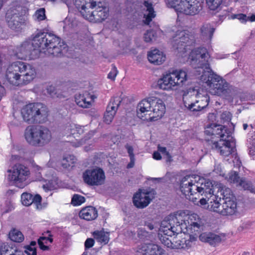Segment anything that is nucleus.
I'll return each instance as SVG.
<instances>
[{
  "label": "nucleus",
  "instance_id": "f257e3e1",
  "mask_svg": "<svg viewBox=\"0 0 255 255\" xmlns=\"http://www.w3.org/2000/svg\"><path fill=\"white\" fill-rule=\"evenodd\" d=\"M66 47L63 40L50 33L38 32L31 41H25L17 46L14 55L21 60H34L39 57L40 53L46 55L59 56Z\"/></svg>",
  "mask_w": 255,
  "mask_h": 255
},
{
  "label": "nucleus",
  "instance_id": "f03ea898",
  "mask_svg": "<svg viewBox=\"0 0 255 255\" xmlns=\"http://www.w3.org/2000/svg\"><path fill=\"white\" fill-rule=\"evenodd\" d=\"M210 58L207 49L203 47L192 50L189 55L191 65L198 73L196 76L202 73L200 80L207 85L210 92L215 95H224L227 92L228 84L211 70L209 62Z\"/></svg>",
  "mask_w": 255,
  "mask_h": 255
},
{
  "label": "nucleus",
  "instance_id": "7ed1b4c3",
  "mask_svg": "<svg viewBox=\"0 0 255 255\" xmlns=\"http://www.w3.org/2000/svg\"><path fill=\"white\" fill-rule=\"evenodd\" d=\"M37 76L35 68L22 61H16L9 64L5 71V82L19 87L31 83Z\"/></svg>",
  "mask_w": 255,
  "mask_h": 255
},
{
  "label": "nucleus",
  "instance_id": "20e7f679",
  "mask_svg": "<svg viewBox=\"0 0 255 255\" xmlns=\"http://www.w3.org/2000/svg\"><path fill=\"white\" fill-rule=\"evenodd\" d=\"M207 135L213 136V139L219 138L218 141H214L213 148L217 149L224 156H228L235 151V139L232 137L231 131L227 127L212 124L207 127L205 130Z\"/></svg>",
  "mask_w": 255,
  "mask_h": 255
},
{
  "label": "nucleus",
  "instance_id": "39448f33",
  "mask_svg": "<svg viewBox=\"0 0 255 255\" xmlns=\"http://www.w3.org/2000/svg\"><path fill=\"white\" fill-rule=\"evenodd\" d=\"M168 216L169 221L181 228V233L184 234H194L198 231L201 225V219L196 214H186L185 212L180 211Z\"/></svg>",
  "mask_w": 255,
  "mask_h": 255
},
{
  "label": "nucleus",
  "instance_id": "423d86ee",
  "mask_svg": "<svg viewBox=\"0 0 255 255\" xmlns=\"http://www.w3.org/2000/svg\"><path fill=\"white\" fill-rule=\"evenodd\" d=\"M188 79L187 72L185 69H175L168 71L157 81L159 89L170 91L182 87Z\"/></svg>",
  "mask_w": 255,
  "mask_h": 255
},
{
  "label": "nucleus",
  "instance_id": "0eeeda50",
  "mask_svg": "<svg viewBox=\"0 0 255 255\" xmlns=\"http://www.w3.org/2000/svg\"><path fill=\"white\" fill-rule=\"evenodd\" d=\"M48 112L46 106L36 103L24 106L21 110V114L24 122L28 124H40L47 121Z\"/></svg>",
  "mask_w": 255,
  "mask_h": 255
},
{
  "label": "nucleus",
  "instance_id": "6e6552de",
  "mask_svg": "<svg viewBox=\"0 0 255 255\" xmlns=\"http://www.w3.org/2000/svg\"><path fill=\"white\" fill-rule=\"evenodd\" d=\"M27 142L30 145L43 146L49 143L52 139L50 130L46 127L41 126H29L24 132Z\"/></svg>",
  "mask_w": 255,
  "mask_h": 255
},
{
  "label": "nucleus",
  "instance_id": "1a4fd4ad",
  "mask_svg": "<svg viewBox=\"0 0 255 255\" xmlns=\"http://www.w3.org/2000/svg\"><path fill=\"white\" fill-rule=\"evenodd\" d=\"M173 38V46L182 57H184L185 53L195 44V36L187 30H178Z\"/></svg>",
  "mask_w": 255,
  "mask_h": 255
},
{
  "label": "nucleus",
  "instance_id": "9d476101",
  "mask_svg": "<svg viewBox=\"0 0 255 255\" xmlns=\"http://www.w3.org/2000/svg\"><path fill=\"white\" fill-rule=\"evenodd\" d=\"M172 7L186 15H195L202 9L203 0H168Z\"/></svg>",
  "mask_w": 255,
  "mask_h": 255
},
{
  "label": "nucleus",
  "instance_id": "9b49d317",
  "mask_svg": "<svg viewBox=\"0 0 255 255\" xmlns=\"http://www.w3.org/2000/svg\"><path fill=\"white\" fill-rule=\"evenodd\" d=\"M168 216L162 221L159 232L158 238L161 243L167 248H171L172 247L173 240H171L172 236L175 234L181 233V228L176 227L173 223L169 221Z\"/></svg>",
  "mask_w": 255,
  "mask_h": 255
},
{
  "label": "nucleus",
  "instance_id": "f8f14e48",
  "mask_svg": "<svg viewBox=\"0 0 255 255\" xmlns=\"http://www.w3.org/2000/svg\"><path fill=\"white\" fill-rule=\"evenodd\" d=\"M101 4L99 2L98 4L97 1L92 0L91 3H87L89 4L90 8L95 10L92 11L88 10L89 9L86 6V8H84L83 10H81L80 13L86 19L94 22H100L105 19L108 16V11L106 7L100 6L99 4Z\"/></svg>",
  "mask_w": 255,
  "mask_h": 255
},
{
  "label": "nucleus",
  "instance_id": "ddd939ff",
  "mask_svg": "<svg viewBox=\"0 0 255 255\" xmlns=\"http://www.w3.org/2000/svg\"><path fill=\"white\" fill-rule=\"evenodd\" d=\"M7 172L8 180L20 188H22L25 185L24 182L30 175L28 168L22 164H15Z\"/></svg>",
  "mask_w": 255,
  "mask_h": 255
},
{
  "label": "nucleus",
  "instance_id": "4468645a",
  "mask_svg": "<svg viewBox=\"0 0 255 255\" xmlns=\"http://www.w3.org/2000/svg\"><path fill=\"white\" fill-rule=\"evenodd\" d=\"M197 178L199 179V177L198 176L186 175L182 178L180 185V189L183 194L193 202H196L195 197L197 189L198 188V184H197Z\"/></svg>",
  "mask_w": 255,
  "mask_h": 255
},
{
  "label": "nucleus",
  "instance_id": "2eb2a0df",
  "mask_svg": "<svg viewBox=\"0 0 255 255\" xmlns=\"http://www.w3.org/2000/svg\"><path fill=\"white\" fill-rule=\"evenodd\" d=\"M84 181L89 185L100 186L104 184L106 176L100 168L86 170L83 174Z\"/></svg>",
  "mask_w": 255,
  "mask_h": 255
},
{
  "label": "nucleus",
  "instance_id": "dca6fc26",
  "mask_svg": "<svg viewBox=\"0 0 255 255\" xmlns=\"http://www.w3.org/2000/svg\"><path fill=\"white\" fill-rule=\"evenodd\" d=\"M152 109L150 113H148V117H145L143 120L156 121L160 119L165 112V106L163 101L160 99L153 98Z\"/></svg>",
  "mask_w": 255,
  "mask_h": 255
},
{
  "label": "nucleus",
  "instance_id": "f3484780",
  "mask_svg": "<svg viewBox=\"0 0 255 255\" xmlns=\"http://www.w3.org/2000/svg\"><path fill=\"white\" fill-rule=\"evenodd\" d=\"M21 9V7L19 6L15 8L11 7L6 13V21L8 26L12 29H16L20 25L21 18L19 11Z\"/></svg>",
  "mask_w": 255,
  "mask_h": 255
},
{
  "label": "nucleus",
  "instance_id": "a211bd4d",
  "mask_svg": "<svg viewBox=\"0 0 255 255\" xmlns=\"http://www.w3.org/2000/svg\"><path fill=\"white\" fill-rule=\"evenodd\" d=\"M200 182H197L198 188L195 194V199L197 200L199 198L200 195L204 196L206 198H209L213 194V185L209 180H206L204 178L200 179Z\"/></svg>",
  "mask_w": 255,
  "mask_h": 255
},
{
  "label": "nucleus",
  "instance_id": "6ab92c4d",
  "mask_svg": "<svg viewBox=\"0 0 255 255\" xmlns=\"http://www.w3.org/2000/svg\"><path fill=\"white\" fill-rule=\"evenodd\" d=\"M121 102V99L119 97H114L111 100L104 117L106 124H110L112 122Z\"/></svg>",
  "mask_w": 255,
  "mask_h": 255
},
{
  "label": "nucleus",
  "instance_id": "aec40b11",
  "mask_svg": "<svg viewBox=\"0 0 255 255\" xmlns=\"http://www.w3.org/2000/svg\"><path fill=\"white\" fill-rule=\"evenodd\" d=\"M222 209L220 210V215L223 216H230L234 215L237 212V203L230 197H225L222 199Z\"/></svg>",
  "mask_w": 255,
  "mask_h": 255
},
{
  "label": "nucleus",
  "instance_id": "412c9836",
  "mask_svg": "<svg viewBox=\"0 0 255 255\" xmlns=\"http://www.w3.org/2000/svg\"><path fill=\"white\" fill-rule=\"evenodd\" d=\"M136 255H166L165 251L155 244L144 245L139 248Z\"/></svg>",
  "mask_w": 255,
  "mask_h": 255
},
{
  "label": "nucleus",
  "instance_id": "4be33fe9",
  "mask_svg": "<svg viewBox=\"0 0 255 255\" xmlns=\"http://www.w3.org/2000/svg\"><path fill=\"white\" fill-rule=\"evenodd\" d=\"M153 98H149L141 100L137 107V115L138 118L143 120L148 113H150Z\"/></svg>",
  "mask_w": 255,
  "mask_h": 255
},
{
  "label": "nucleus",
  "instance_id": "5701e85b",
  "mask_svg": "<svg viewBox=\"0 0 255 255\" xmlns=\"http://www.w3.org/2000/svg\"><path fill=\"white\" fill-rule=\"evenodd\" d=\"M151 200L148 193L142 192L140 190L133 197L134 205L138 208H144L148 206Z\"/></svg>",
  "mask_w": 255,
  "mask_h": 255
},
{
  "label": "nucleus",
  "instance_id": "b1692460",
  "mask_svg": "<svg viewBox=\"0 0 255 255\" xmlns=\"http://www.w3.org/2000/svg\"><path fill=\"white\" fill-rule=\"evenodd\" d=\"M95 97L88 92L79 94L75 97V102L80 107L84 108H89L94 101Z\"/></svg>",
  "mask_w": 255,
  "mask_h": 255
},
{
  "label": "nucleus",
  "instance_id": "393cba45",
  "mask_svg": "<svg viewBox=\"0 0 255 255\" xmlns=\"http://www.w3.org/2000/svg\"><path fill=\"white\" fill-rule=\"evenodd\" d=\"M80 218L86 221H93L98 217V211L93 206H87L82 208L79 212Z\"/></svg>",
  "mask_w": 255,
  "mask_h": 255
},
{
  "label": "nucleus",
  "instance_id": "a878e982",
  "mask_svg": "<svg viewBox=\"0 0 255 255\" xmlns=\"http://www.w3.org/2000/svg\"><path fill=\"white\" fill-rule=\"evenodd\" d=\"M143 4L144 7L143 12V17L145 19L143 21L145 24L148 25L152 18L155 17V12L151 2H149L148 1H144Z\"/></svg>",
  "mask_w": 255,
  "mask_h": 255
},
{
  "label": "nucleus",
  "instance_id": "bb28decb",
  "mask_svg": "<svg viewBox=\"0 0 255 255\" xmlns=\"http://www.w3.org/2000/svg\"><path fill=\"white\" fill-rule=\"evenodd\" d=\"M149 61L155 65L161 64L166 59L165 55L161 51L154 49L148 53Z\"/></svg>",
  "mask_w": 255,
  "mask_h": 255
},
{
  "label": "nucleus",
  "instance_id": "cd10ccee",
  "mask_svg": "<svg viewBox=\"0 0 255 255\" xmlns=\"http://www.w3.org/2000/svg\"><path fill=\"white\" fill-rule=\"evenodd\" d=\"M215 28L210 23H204L200 28L201 36L205 42L211 41Z\"/></svg>",
  "mask_w": 255,
  "mask_h": 255
},
{
  "label": "nucleus",
  "instance_id": "c85d7f7f",
  "mask_svg": "<svg viewBox=\"0 0 255 255\" xmlns=\"http://www.w3.org/2000/svg\"><path fill=\"white\" fill-rule=\"evenodd\" d=\"M201 241L209 243L212 246H216L221 241L220 236L212 233H203L199 236Z\"/></svg>",
  "mask_w": 255,
  "mask_h": 255
},
{
  "label": "nucleus",
  "instance_id": "c756f323",
  "mask_svg": "<svg viewBox=\"0 0 255 255\" xmlns=\"http://www.w3.org/2000/svg\"><path fill=\"white\" fill-rule=\"evenodd\" d=\"M208 209L220 214L222 199L214 195L208 198Z\"/></svg>",
  "mask_w": 255,
  "mask_h": 255
},
{
  "label": "nucleus",
  "instance_id": "7c9ffc66",
  "mask_svg": "<svg viewBox=\"0 0 255 255\" xmlns=\"http://www.w3.org/2000/svg\"><path fill=\"white\" fill-rule=\"evenodd\" d=\"M183 104L186 109L190 112L196 113L202 111L201 109L198 108V104L196 100H192V97L185 95L183 98Z\"/></svg>",
  "mask_w": 255,
  "mask_h": 255
},
{
  "label": "nucleus",
  "instance_id": "2f4dec72",
  "mask_svg": "<svg viewBox=\"0 0 255 255\" xmlns=\"http://www.w3.org/2000/svg\"><path fill=\"white\" fill-rule=\"evenodd\" d=\"M171 249H186L191 246V241L185 237H176L173 239Z\"/></svg>",
  "mask_w": 255,
  "mask_h": 255
},
{
  "label": "nucleus",
  "instance_id": "473e14b6",
  "mask_svg": "<svg viewBox=\"0 0 255 255\" xmlns=\"http://www.w3.org/2000/svg\"><path fill=\"white\" fill-rule=\"evenodd\" d=\"M69 8L73 9L75 6L79 11L86 8V0H62Z\"/></svg>",
  "mask_w": 255,
  "mask_h": 255
},
{
  "label": "nucleus",
  "instance_id": "72a5a7b5",
  "mask_svg": "<svg viewBox=\"0 0 255 255\" xmlns=\"http://www.w3.org/2000/svg\"><path fill=\"white\" fill-rule=\"evenodd\" d=\"M163 31L158 27L155 30H147L144 35V41L146 42H151L155 40L158 36H161Z\"/></svg>",
  "mask_w": 255,
  "mask_h": 255
},
{
  "label": "nucleus",
  "instance_id": "f704fd0d",
  "mask_svg": "<svg viewBox=\"0 0 255 255\" xmlns=\"http://www.w3.org/2000/svg\"><path fill=\"white\" fill-rule=\"evenodd\" d=\"M93 236L94 239L101 244L106 245L109 241V233L104 230L96 231L93 232Z\"/></svg>",
  "mask_w": 255,
  "mask_h": 255
},
{
  "label": "nucleus",
  "instance_id": "c9c22d12",
  "mask_svg": "<svg viewBox=\"0 0 255 255\" xmlns=\"http://www.w3.org/2000/svg\"><path fill=\"white\" fill-rule=\"evenodd\" d=\"M48 236H42L38 240V244L39 248L43 251H47L49 248L48 246V243H52L53 242V239L52 236L50 234L49 231H47L46 233Z\"/></svg>",
  "mask_w": 255,
  "mask_h": 255
},
{
  "label": "nucleus",
  "instance_id": "e433bc0d",
  "mask_svg": "<svg viewBox=\"0 0 255 255\" xmlns=\"http://www.w3.org/2000/svg\"><path fill=\"white\" fill-rule=\"evenodd\" d=\"M196 98L198 108L201 109L202 111L207 107L210 102V98L207 94L204 95L198 94Z\"/></svg>",
  "mask_w": 255,
  "mask_h": 255
},
{
  "label": "nucleus",
  "instance_id": "4c0bfd02",
  "mask_svg": "<svg viewBox=\"0 0 255 255\" xmlns=\"http://www.w3.org/2000/svg\"><path fill=\"white\" fill-rule=\"evenodd\" d=\"M232 19H238L241 22L245 23L247 21H255V15L252 14L251 16H247L245 14L239 13L233 14L231 16Z\"/></svg>",
  "mask_w": 255,
  "mask_h": 255
},
{
  "label": "nucleus",
  "instance_id": "58836bf2",
  "mask_svg": "<svg viewBox=\"0 0 255 255\" xmlns=\"http://www.w3.org/2000/svg\"><path fill=\"white\" fill-rule=\"evenodd\" d=\"M9 238L13 242L20 243L23 241L24 236L21 232L13 229L9 233Z\"/></svg>",
  "mask_w": 255,
  "mask_h": 255
},
{
  "label": "nucleus",
  "instance_id": "ea45409f",
  "mask_svg": "<svg viewBox=\"0 0 255 255\" xmlns=\"http://www.w3.org/2000/svg\"><path fill=\"white\" fill-rule=\"evenodd\" d=\"M75 162V157L73 155L64 156L61 161V165L64 168H68L73 166Z\"/></svg>",
  "mask_w": 255,
  "mask_h": 255
},
{
  "label": "nucleus",
  "instance_id": "a19ab883",
  "mask_svg": "<svg viewBox=\"0 0 255 255\" xmlns=\"http://www.w3.org/2000/svg\"><path fill=\"white\" fill-rule=\"evenodd\" d=\"M238 186L242 187L244 190H247L251 193H255L253 190L255 189V183L253 184L250 181L246 180L245 178H241Z\"/></svg>",
  "mask_w": 255,
  "mask_h": 255
},
{
  "label": "nucleus",
  "instance_id": "79ce46f5",
  "mask_svg": "<svg viewBox=\"0 0 255 255\" xmlns=\"http://www.w3.org/2000/svg\"><path fill=\"white\" fill-rule=\"evenodd\" d=\"M207 5L211 10H218L221 5L223 0H206Z\"/></svg>",
  "mask_w": 255,
  "mask_h": 255
},
{
  "label": "nucleus",
  "instance_id": "37998d69",
  "mask_svg": "<svg viewBox=\"0 0 255 255\" xmlns=\"http://www.w3.org/2000/svg\"><path fill=\"white\" fill-rule=\"evenodd\" d=\"M21 200L23 205L28 206L33 202L32 195L28 193H23L21 196Z\"/></svg>",
  "mask_w": 255,
  "mask_h": 255
},
{
  "label": "nucleus",
  "instance_id": "c03bdc74",
  "mask_svg": "<svg viewBox=\"0 0 255 255\" xmlns=\"http://www.w3.org/2000/svg\"><path fill=\"white\" fill-rule=\"evenodd\" d=\"M85 202V197L78 194H74L71 200V204L74 206H79Z\"/></svg>",
  "mask_w": 255,
  "mask_h": 255
},
{
  "label": "nucleus",
  "instance_id": "a18cd8bd",
  "mask_svg": "<svg viewBox=\"0 0 255 255\" xmlns=\"http://www.w3.org/2000/svg\"><path fill=\"white\" fill-rule=\"evenodd\" d=\"M75 127V124L67 123L62 128V134L64 136H69L71 135V131H73Z\"/></svg>",
  "mask_w": 255,
  "mask_h": 255
},
{
  "label": "nucleus",
  "instance_id": "49530a36",
  "mask_svg": "<svg viewBox=\"0 0 255 255\" xmlns=\"http://www.w3.org/2000/svg\"><path fill=\"white\" fill-rule=\"evenodd\" d=\"M34 170L36 173V180L42 181L44 178L42 177V173L45 172L46 169L42 168L41 167L36 165L34 166Z\"/></svg>",
  "mask_w": 255,
  "mask_h": 255
},
{
  "label": "nucleus",
  "instance_id": "de8ad7c7",
  "mask_svg": "<svg viewBox=\"0 0 255 255\" xmlns=\"http://www.w3.org/2000/svg\"><path fill=\"white\" fill-rule=\"evenodd\" d=\"M241 180V178L239 177L238 174L237 172H234L230 173L229 181L230 182L235 183L237 184V186H238Z\"/></svg>",
  "mask_w": 255,
  "mask_h": 255
},
{
  "label": "nucleus",
  "instance_id": "09e8293b",
  "mask_svg": "<svg viewBox=\"0 0 255 255\" xmlns=\"http://www.w3.org/2000/svg\"><path fill=\"white\" fill-rule=\"evenodd\" d=\"M34 16L38 21L43 20L45 19V10L43 8H41L37 10L35 13Z\"/></svg>",
  "mask_w": 255,
  "mask_h": 255
},
{
  "label": "nucleus",
  "instance_id": "8fccbe9b",
  "mask_svg": "<svg viewBox=\"0 0 255 255\" xmlns=\"http://www.w3.org/2000/svg\"><path fill=\"white\" fill-rule=\"evenodd\" d=\"M232 115L228 111L224 112L221 115V119L223 122H229L231 120Z\"/></svg>",
  "mask_w": 255,
  "mask_h": 255
},
{
  "label": "nucleus",
  "instance_id": "3c124183",
  "mask_svg": "<svg viewBox=\"0 0 255 255\" xmlns=\"http://www.w3.org/2000/svg\"><path fill=\"white\" fill-rule=\"evenodd\" d=\"M118 73V71L117 68L115 65H113L112 69L108 75V78L112 80H114Z\"/></svg>",
  "mask_w": 255,
  "mask_h": 255
},
{
  "label": "nucleus",
  "instance_id": "603ef678",
  "mask_svg": "<svg viewBox=\"0 0 255 255\" xmlns=\"http://www.w3.org/2000/svg\"><path fill=\"white\" fill-rule=\"evenodd\" d=\"M25 255H36V248L32 247H25Z\"/></svg>",
  "mask_w": 255,
  "mask_h": 255
},
{
  "label": "nucleus",
  "instance_id": "864d4df0",
  "mask_svg": "<svg viewBox=\"0 0 255 255\" xmlns=\"http://www.w3.org/2000/svg\"><path fill=\"white\" fill-rule=\"evenodd\" d=\"M32 200H33V204H35L37 208H38V206L41 205L42 198L39 195H36L34 197L32 196Z\"/></svg>",
  "mask_w": 255,
  "mask_h": 255
},
{
  "label": "nucleus",
  "instance_id": "5fc2aeb1",
  "mask_svg": "<svg viewBox=\"0 0 255 255\" xmlns=\"http://www.w3.org/2000/svg\"><path fill=\"white\" fill-rule=\"evenodd\" d=\"M126 148L127 149L128 152L130 157V159L131 160V161H133L134 155L133 154V149L132 147L128 144H127L126 145Z\"/></svg>",
  "mask_w": 255,
  "mask_h": 255
},
{
  "label": "nucleus",
  "instance_id": "6e6d98bb",
  "mask_svg": "<svg viewBox=\"0 0 255 255\" xmlns=\"http://www.w3.org/2000/svg\"><path fill=\"white\" fill-rule=\"evenodd\" d=\"M84 127H82V126L75 124V127L74 128V129L76 130L77 137H78L79 135H80L84 133Z\"/></svg>",
  "mask_w": 255,
  "mask_h": 255
},
{
  "label": "nucleus",
  "instance_id": "4d7b16f0",
  "mask_svg": "<svg viewBox=\"0 0 255 255\" xmlns=\"http://www.w3.org/2000/svg\"><path fill=\"white\" fill-rule=\"evenodd\" d=\"M94 240L92 238L87 239L85 242V249H89L92 247L94 245Z\"/></svg>",
  "mask_w": 255,
  "mask_h": 255
},
{
  "label": "nucleus",
  "instance_id": "13d9d810",
  "mask_svg": "<svg viewBox=\"0 0 255 255\" xmlns=\"http://www.w3.org/2000/svg\"><path fill=\"white\" fill-rule=\"evenodd\" d=\"M8 246L4 243L0 244V255H5L8 251Z\"/></svg>",
  "mask_w": 255,
  "mask_h": 255
},
{
  "label": "nucleus",
  "instance_id": "bf43d9fd",
  "mask_svg": "<svg viewBox=\"0 0 255 255\" xmlns=\"http://www.w3.org/2000/svg\"><path fill=\"white\" fill-rule=\"evenodd\" d=\"M158 150L159 152H161L163 154H165L169 159L171 158L169 153L167 151L166 148L165 147L158 146Z\"/></svg>",
  "mask_w": 255,
  "mask_h": 255
},
{
  "label": "nucleus",
  "instance_id": "052dcab7",
  "mask_svg": "<svg viewBox=\"0 0 255 255\" xmlns=\"http://www.w3.org/2000/svg\"><path fill=\"white\" fill-rule=\"evenodd\" d=\"M47 92L51 96L53 97L55 94V88L53 86H49L47 88Z\"/></svg>",
  "mask_w": 255,
  "mask_h": 255
},
{
  "label": "nucleus",
  "instance_id": "680f3d73",
  "mask_svg": "<svg viewBox=\"0 0 255 255\" xmlns=\"http://www.w3.org/2000/svg\"><path fill=\"white\" fill-rule=\"evenodd\" d=\"M249 154L253 157V159H255V146H252L250 148Z\"/></svg>",
  "mask_w": 255,
  "mask_h": 255
},
{
  "label": "nucleus",
  "instance_id": "e2e57ef3",
  "mask_svg": "<svg viewBox=\"0 0 255 255\" xmlns=\"http://www.w3.org/2000/svg\"><path fill=\"white\" fill-rule=\"evenodd\" d=\"M153 158L156 160H160L161 159V156L159 152L155 151L153 154Z\"/></svg>",
  "mask_w": 255,
  "mask_h": 255
},
{
  "label": "nucleus",
  "instance_id": "0e129e2a",
  "mask_svg": "<svg viewBox=\"0 0 255 255\" xmlns=\"http://www.w3.org/2000/svg\"><path fill=\"white\" fill-rule=\"evenodd\" d=\"M5 94V90L4 87L0 85V101L1 98Z\"/></svg>",
  "mask_w": 255,
  "mask_h": 255
},
{
  "label": "nucleus",
  "instance_id": "69168bd1",
  "mask_svg": "<svg viewBox=\"0 0 255 255\" xmlns=\"http://www.w3.org/2000/svg\"><path fill=\"white\" fill-rule=\"evenodd\" d=\"M206 197L204 198V197H203L202 198H201L200 199V203L201 205H206L207 203H208V202H207V199H206Z\"/></svg>",
  "mask_w": 255,
  "mask_h": 255
},
{
  "label": "nucleus",
  "instance_id": "338daca9",
  "mask_svg": "<svg viewBox=\"0 0 255 255\" xmlns=\"http://www.w3.org/2000/svg\"><path fill=\"white\" fill-rule=\"evenodd\" d=\"M145 226H146L150 230H152L154 228L153 224L150 223H146Z\"/></svg>",
  "mask_w": 255,
  "mask_h": 255
},
{
  "label": "nucleus",
  "instance_id": "774afa93",
  "mask_svg": "<svg viewBox=\"0 0 255 255\" xmlns=\"http://www.w3.org/2000/svg\"><path fill=\"white\" fill-rule=\"evenodd\" d=\"M134 159L132 161H131V160H130V163H129L128 164L127 167L128 168H132L133 166V165H134Z\"/></svg>",
  "mask_w": 255,
  "mask_h": 255
}]
</instances>
